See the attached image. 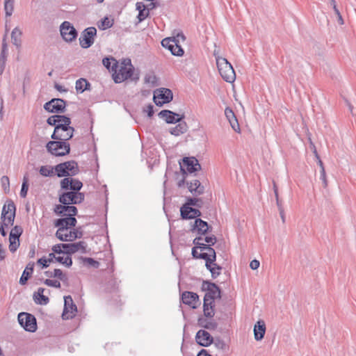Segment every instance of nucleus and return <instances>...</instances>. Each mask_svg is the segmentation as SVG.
Returning <instances> with one entry per match:
<instances>
[{"instance_id":"4d7b16f0","label":"nucleus","mask_w":356,"mask_h":356,"mask_svg":"<svg viewBox=\"0 0 356 356\" xmlns=\"http://www.w3.org/2000/svg\"><path fill=\"white\" fill-rule=\"evenodd\" d=\"M63 245H64V243H58V244L54 245L51 248V250L53 251L52 253H54V254H65V252H63Z\"/></svg>"},{"instance_id":"338daca9","label":"nucleus","mask_w":356,"mask_h":356,"mask_svg":"<svg viewBox=\"0 0 356 356\" xmlns=\"http://www.w3.org/2000/svg\"><path fill=\"white\" fill-rule=\"evenodd\" d=\"M320 179L323 181V187L326 188L327 186V177H326L325 170H321Z\"/></svg>"},{"instance_id":"dca6fc26","label":"nucleus","mask_w":356,"mask_h":356,"mask_svg":"<svg viewBox=\"0 0 356 356\" xmlns=\"http://www.w3.org/2000/svg\"><path fill=\"white\" fill-rule=\"evenodd\" d=\"M76 312H77V307L74 303L72 298L70 296L64 297V309L62 314V318L64 320L72 318Z\"/></svg>"},{"instance_id":"6e6552de","label":"nucleus","mask_w":356,"mask_h":356,"mask_svg":"<svg viewBox=\"0 0 356 356\" xmlns=\"http://www.w3.org/2000/svg\"><path fill=\"white\" fill-rule=\"evenodd\" d=\"M153 99L156 106H162L172 100L173 93L169 88H161L154 91Z\"/></svg>"},{"instance_id":"f3484780","label":"nucleus","mask_w":356,"mask_h":356,"mask_svg":"<svg viewBox=\"0 0 356 356\" xmlns=\"http://www.w3.org/2000/svg\"><path fill=\"white\" fill-rule=\"evenodd\" d=\"M130 67L122 66L118 72H115L113 74V78L116 83H122V81L131 78L134 74V67L131 64V60H129Z\"/></svg>"},{"instance_id":"774afa93","label":"nucleus","mask_w":356,"mask_h":356,"mask_svg":"<svg viewBox=\"0 0 356 356\" xmlns=\"http://www.w3.org/2000/svg\"><path fill=\"white\" fill-rule=\"evenodd\" d=\"M10 225L8 222H0V233L2 235V236H6L7 235V232L5 230V227H8Z\"/></svg>"},{"instance_id":"aec40b11","label":"nucleus","mask_w":356,"mask_h":356,"mask_svg":"<svg viewBox=\"0 0 356 356\" xmlns=\"http://www.w3.org/2000/svg\"><path fill=\"white\" fill-rule=\"evenodd\" d=\"M158 115L163 118L168 124H176L180 122L184 118V114L179 115L170 110H162Z\"/></svg>"},{"instance_id":"c03bdc74","label":"nucleus","mask_w":356,"mask_h":356,"mask_svg":"<svg viewBox=\"0 0 356 356\" xmlns=\"http://www.w3.org/2000/svg\"><path fill=\"white\" fill-rule=\"evenodd\" d=\"M114 21L113 19H110L108 17H104L100 22V24H99V28L101 30H106L109 29L113 26Z\"/></svg>"},{"instance_id":"2eb2a0df","label":"nucleus","mask_w":356,"mask_h":356,"mask_svg":"<svg viewBox=\"0 0 356 356\" xmlns=\"http://www.w3.org/2000/svg\"><path fill=\"white\" fill-rule=\"evenodd\" d=\"M23 233V229L19 225H15L10 231L9 235V250L11 252H15L19 248V237Z\"/></svg>"},{"instance_id":"f8f14e48","label":"nucleus","mask_w":356,"mask_h":356,"mask_svg":"<svg viewBox=\"0 0 356 356\" xmlns=\"http://www.w3.org/2000/svg\"><path fill=\"white\" fill-rule=\"evenodd\" d=\"M66 101L60 98H53L44 105L45 111L53 113H63L66 109Z\"/></svg>"},{"instance_id":"ea45409f","label":"nucleus","mask_w":356,"mask_h":356,"mask_svg":"<svg viewBox=\"0 0 356 356\" xmlns=\"http://www.w3.org/2000/svg\"><path fill=\"white\" fill-rule=\"evenodd\" d=\"M328 4L333 8L334 13L337 16V22L339 24L342 25L344 24L343 17L341 15L340 11L339 10L337 3L335 0H328Z\"/></svg>"},{"instance_id":"72a5a7b5","label":"nucleus","mask_w":356,"mask_h":356,"mask_svg":"<svg viewBox=\"0 0 356 356\" xmlns=\"http://www.w3.org/2000/svg\"><path fill=\"white\" fill-rule=\"evenodd\" d=\"M104 66L113 72H116L118 68V62L113 57H105L102 60Z\"/></svg>"},{"instance_id":"603ef678","label":"nucleus","mask_w":356,"mask_h":356,"mask_svg":"<svg viewBox=\"0 0 356 356\" xmlns=\"http://www.w3.org/2000/svg\"><path fill=\"white\" fill-rule=\"evenodd\" d=\"M137 10H139V13L138 15V19L139 22L143 21L149 15V10L145 13L144 9H140V5L139 3L136 4Z\"/></svg>"},{"instance_id":"cd10ccee","label":"nucleus","mask_w":356,"mask_h":356,"mask_svg":"<svg viewBox=\"0 0 356 356\" xmlns=\"http://www.w3.org/2000/svg\"><path fill=\"white\" fill-rule=\"evenodd\" d=\"M266 333V324L262 320L258 321L254 326V335L257 341H261L264 339Z\"/></svg>"},{"instance_id":"7c9ffc66","label":"nucleus","mask_w":356,"mask_h":356,"mask_svg":"<svg viewBox=\"0 0 356 356\" xmlns=\"http://www.w3.org/2000/svg\"><path fill=\"white\" fill-rule=\"evenodd\" d=\"M34 269V263L29 262L26 266L20 279L19 284L24 285L27 283L29 279L31 277Z\"/></svg>"},{"instance_id":"a18cd8bd","label":"nucleus","mask_w":356,"mask_h":356,"mask_svg":"<svg viewBox=\"0 0 356 356\" xmlns=\"http://www.w3.org/2000/svg\"><path fill=\"white\" fill-rule=\"evenodd\" d=\"M214 346L219 350L222 351H226L228 350V346L225 343V341L220 339V337H216L213 339V343Z\"/></svg>"},{"instance_id":"69168bd1","label":"nucleus","mask_w":356,"mask_h":356,"mask_svg":"<svg viewBox=\"0 0 356 356\" xmlns=\"http://www.w3.org/2000/svg\"><path fill=\"white\" fill-rule=\"evenodd\" d=\"M145 112H147V116L149 118H152L154 113V106L152 105V104H149L147 106V108L146 109L144 108L143 110Z\"/></svg>"},{"instance_id":"423d86ee","label":"nucleus","mask_w":356,"mask_h":356,"mask_svg":"<svg viewBox=\"0 0 356 356\" xmlns=\"http://www.w3.org/2000/svg\"><path fill=\"white\" fill-rule=\"evenodd\" d=\"M85 195L80 191H68L59 194L58 201L63 204H79L83 202Z\"/></svg>"},{"instance_id":"c9c22d12","label":"nucleus","mask_w":356,"mask_h":356,"mask_svg":"<svg viewBox=\"0 0 356 356\" xmlns=\"http://www.w3.org/2000/svg\"><path fill=\"white\" fill-rule=\"evenodd\" d=\"M202 241L203 238L202 236H197L193 239V243L201 250H207V252H212L213 248L211 247V244L204 243L202 242Z\"/></svg>"},{"instance_id":"473e14b6","label":"nucleus","mask_w":356,"mask_h":356,"mask_svg":"<svg viewBox=\"0 0 356 356\" xmlns=\"http://www.w3.org/2000/svg\"><path fill=\"white\" fill-rule=\"evenodd\" d=\"M22 32L17 27H15L11 33L12 43L16 46L17 49H19L22 46Z\"/></svg>"},{"instance_id":"a211bd4d","label":"nucleus","mask_w":356,"mask_h":356,"mask_svg":"<svg viewBox=\"0 0 356 356\" xmlns=\"http://www.w3.org/2000/svg\"><path fill=\"white\" fill-rule=\"evenodd\" d=\"M191 224V231L192 232H196L197 234L200 235V236L206 235L212 229V227L209 225L207 222L201 218H195V221Z\"/></svg>"},{"instance_id":"f257e3e1","label":"nucleus","mask_w":356,"mask_h":356,"mask_svg":"<svg viewBox=\"0 0 356 356\" xmlns=\"http://www.w3.org/2000/svg\"><path fill=\"white\" fill-rule=\"evenodd\" d=\"M201 289L206 291L204 296L203 312L207 318H212L215 315V300L220 299L222 291L214 282L209 280H203Z\"/></svg>"},{"instance_id":"412c9836","label":"nucleus","mask_w":356,"mask_h":356,"mask_svg":"<svg viewBox=\"0 0 356 356\" xmlns=\"http://www.w3.org/2000/svg\"><path fill=\"white\" fill-rule=\"evenodd\" d=\"M1 213L3 216L7 215V222L10 225H13L16 215V207L12 200H8L6 202L3 206Z\"/></svg>"},{"instance_id":"09e8293b","label":"nucleus","mask_w":356,"mask_h":356,"mask_svg":"<svg viewBox=\"0 0 356 356\" xmlns=\"http://www.w3.org/2000/svg\"><path fill=\"white\" fill-rule=\"evenodd\" d=\"M51 263H52L51 258H47L44 256L38 259L37 261V264L41 266L42 268L49 267Z\"/></svg>"},{"instance_id":"0eeeda50","label":"nucleus","mask_w":356,"mask_h":356,"mask_svg":"<svg viewBox=\"0 0 356 356\" xmlns=\"http://www.w3.org/2000/svg\"><path fill=\"white\" fill-rule=\"evenodd\" d=\"M18 322L20 325L30 332H34L37 330V321L35 317L29 313L21 312L18 314Z\"/></svg>"},{"instance_id":"e433bc0d","label":"nucleus","mask_w":356,"mask_h":356,"mask_svg":"<svg viewBox=\"0 0 356 356\" xmlns=\"http://www.w3.org/2000/svg\"><path fill=\"white\" fill-rule=\"evenodd\" d=\"M190 182V184H196L197 186L194 187V189L190 188V192L195 195H200L204 193V187L200 183L198 179H193Z\"/></svg>"},{"instance_id":"4468645a","label":"nucleus","mask_w":356,"mask_h":356,"mask_svg":"<svg viewBox=\"0 0 356 356\" xmlns=\"http://www.w3.org/2000/svg\"><path fill=\"white\" fill-rule=\"evenodd\" d=\"M60 190L68 191H80L83 187V183L79 179L67 177L63 178L60 182Z\"/></svg>"},{"instance_id":"de8ad7c7","label":"nucleus","mask_w":356,"mask_h":356,"mask_svg":"<svg viewBox=\"0 0 356 356\" xmlns=\"http://www.w3.org/2000/svg\"><path fill=\"white\" fill-rule=\"evenodd\" d=\"M53 277H57L62 282H65L68 280V277L65 273H64L60 269L56 268L53 272Z\"/></svg>"},{"instance_id":"b1692460","label":"nucleus","mask_w":356,"mask_h":356,"mask_svg":"<svg viewBox=\"0 0 356 356\" xmlns=\"http://www.w3.org/2000/svg\"><path fill=\"white\" fill-rule=\"evenodd\" d=\"M68 223L69 222L67 217L60 218L54 220V227H58L56 232V237L58 239H67L65 237H63V233L67 232L69 229H71L70 226L68 225Z\"/></svg>"},{"instance_id":"052dcab7","label":"nucleus","mask_w":356,"mask_h":356,"mask_svg":"<svg viewBox=\"0 0 356 356\" xmlns=\"http://www.w3.org/2000/svg\"><path fill=\"white\" fill-rule=\"evenodd\" d=\"M8 55V47L7 44L5 41V40H3L2 45H1V51L0 56H3V58H7Z\"/></svg>"},{"instance_id":"ddd939ff","label":"nucleus","mask_w":356,"mask_h":356,"mask_svg":"<svg viewBox=\"0 0 356 356\" xmlns=\"http://www.w3.org/2000/svg\"><path fill=\"white\" fill-rule=\"evenodd\" d=\"M178 43L179 40L176 38H166L161 41V45L170 51L172 55L181 56L184 54V51Z\"/></svg>"},{"instance_id":"79ce46f5","label":"nucleus","mask_w":356,"mask_h":356,"mask_svg":"<svg viewBox=\"0 0 356 356\" xmlns=\"http://www.w3.org/2000/svg\"><path fill=\"white\" fill-rule=\"evenodd\" d=\"M14 0H5L4 1V10L6 17H10L14 10Z\"/></svg>"},{"instance_id":"20e7f679","label":"nucleus","mask_w":356,"mask_h":356,"mask_svg":"<svg viewBox=\"0 0 356 356\" xmlns=\"http://www.w3.org/2000/svg\"><path fill=\"white\" fill-rule=\"evenodd\" d=\"M218 72L227 82L232 83L236 79V74L232 64L225 58L217 56L214 53Z\"/></svg>"},{"instance_id":"393cba45","label":"nucleus","mask_w":356,"mask_h":356,"mask_svg":"<svg viewBox=\"0 0 356 356\" xmlns=\"http://www.w3.org/2000/svg\"><path fill=\"white\" fill-rule=\"evenodd\" d=\"M207 257L204 258L205 260V266L207 269H208L211 274V277L213 279H216L218 276L220 275V272H215L213 268H211V265L217 264L216 263V253L214 249H213L212 252H206Z\"/></svg>"},{"instance_id":"bf43d9fd","label":"nucleus","mask_w":356,"mask_h":356,"mask_svg":"<svg viewBox=\"0 0 356 356\" xmlns=\"http://www.w3.org/2000/svg\"><path fill=\"white\" fill-rule=\"evenodd\" d=\"M217 327L218 323L216 321H208V323L202 325V327L210 330H214L217 328Z\"/></svg>"},{"instance_id":"4c0bfd02","label":"nucleus","mask_w":356,"mask_h":356,"mask_svg":"<svg viewBox=\"0 0 356 356\" xmlns=\"http://www.w3.org/2000/svg\"><path fill=\"white\" fill-rule=\"evenodd\" d=\"M79 260L82 261V264L87 267H92L94 268H98L100 266V263L95 260L91 257H80Z\"/></svg>"},{"instance_id":"2f4dec72","label":"nucleus","mask_w":356,"mask_h":356,"mask_svg":"<svg viewBox=\"0 0 356 356\" xmlns=\"http://www.w3.org/2000/svg\"><path fill=\"white\" fill-rule=\"evenodd\" d=\"M178 123L179 124H177L175 127L170 128L169 131L172 135L175 136H180L181 134L186 133L188 130V125L186 122L181 120Z\"/></svg>"},{"instance_id":"e2e57ef3","label":"nucleus","mask_w":356,"mask_h":356,"mask_svg":"<svg viewBox=\"0 0 356 356\" xmlns=\"http://www.w3.org/2000/svg\"><path fill=\"white\" fill-rule=\"evenodd\" d=\"M62 264L65 265L66 267L70 268L72 265V259L70 255H68L65 257H63V260Z\"/></svg>"},{"instance_id":"58836bf2","label":"nucleus","mask_w":356,"mask_h":356,"mask_svg":"<svg viewBox=\"0 0 356 356\" xmlns=\"http://www.w3.org/2000/svg\"><path fill=\"white\" fill-rule=\"evenodd\" d=\"M185 204L189 207H196L197 208H202L203 206V200L198 197H188Z\"/></svg>"},{"instance_id":"39448f33","label":"nucleus","mask_w":356,"mask_h":356,"mask_svg":"<svg viewBox=\"0 0 356 356\" xmlns=\"http://www.w3.org/2000/svg\"><path fill=\"white\" fill-rule=\"evenodd\" d=\"M54 171L57 177L65 178L79 174V168L77 162L71 160L57 164L54 166Z\"/></svg>"},{"instance_id":"c756f323","label":"nucleus","mask_w":356,"mask_h":356,"mask_svg":"<svg viewBox=\"0 0 356 356\" xmlns=\"http://www.w3.org/2000/svg\"><path fill=\"white\" fill-rule=\"evenodd\" d=\"M44 289L40 287L38 291L33 293V300L36 304L46 305L49 302V298L43 295Z\"/></svg>"},{"instance_id":"680f3d73","label":"nucleus","mask_w":356,"mask_h":356,"mask_svg":"<svg viewBox=\"0 0 356 356\" xmlns=\"http://www.w3.org/2000/svg\"><path fill=\"white\" fill-rule=\"evenodd\" d=\"M75 216H66L69 222L68 225H70L71 228L76 227L77 223Z\"/></svg>"},{"instance_id":"a878e982","label":"nucleus","mask_w":356,"mask_h":356,"mask_svg":"<svg viewBox=\"0 0 356 356\" xmlns=\"http://www.w3.org/2000/svg\"><path fill=\"white\" fill-rule=\"evenodd\" d=\"M196 342L201 346L207 347L213 343V337L206 330H200L195 335Z\"/></svg>"},{"instance_id":"8fccbe9b","label":"nucleus","mask_w":356,"mask_h":356,"mask_svg":"<svg viewBox=\"0 0 356 356\" xmlns=\"http://www.w3.org/2000/svg\"><path fill=\"white\" fill-rule=\"evenodd\" d=\"M65 209H66V205L65 204H56L55 206L54 211L58 216H66L67 214L65 213Z\"/></svg>"},{"instance_id":"6ab92c4d","label":"nucleus","mask_w":356,"mask_h":356,"mask_svg":"<svg viewBox=\"0 0 356 356\" xmlns=\"http://www.w3.org/2000/svg\"><path fill=\"white\" fill-rule=\"evenodd\" d=\"M181 299L184 305H188L193 309H196L200 305L199 296L194 292H183L181 296Z\"/></svg>"},{"instance_id":"3c124183","label":"nucleus","mask_w":356,"mask_h":356,"mask_svg":"<svg viewBox=\"0 0 356 356\" xmlns=\"http://www.w3.org/2000/svg\"><path fill=\"white\" fill-rule=\"evenodd\" d=\"M197 248H198V247H197L196 245H195L192 248L191 254H192L193 257L194 259H204V257H207V253H204V252L199 253L197 252Z\"/></svg>"},{"instance_id":"7ed1b4c3","label":"nucleus","mask_w":356,"mask_h":356,"mask_svg":"<svg viewBox=\"0 0 356 356\" xmlns=\"http://www.w3.org/2000/svg\"><path fill=\"white\" fill-rule=\"evenodd\" d=\"M64 139H53L46 145L48 152L56 156H63L70 152V145Z\"/></svg>"},{"instance_id":"1a4fd4ad","label":"nucleus","mask_w":356,"mask_h":356,"mask_svg":"<svg viewBox=\"0 0 356 356\" xmlns=\"http://www.w3.org/2000/svg\"><path fill=\"white\" fill-rule=\"evenodd\" d=\"M60 32L63 39L66 42L74 41L78 36V31L68 21H65L60 24Z\"/></svg>"},{"instance_id":"13d9d810","label":"nucleus","mask_w":356,"mask_h":356,"mask_svg":"<svg viewBox=\"0 0 356 356\" xmlns=\"http://www.w3.org/2000/svg\"><path fill=\"white\" fill-rule=\"evenodd\" d=\"M203 240L207 244H211V246L215 245L217 242V238L214 235L206 236Z\"/></svg>"},{"instance_id":"9d476101","label":"nucleus","mask_w":356,"mask_h":356,"mask_svg":"<svg viewBox=\"0 0 356 356\" xmlns=\"http://www.w3.org/2000/svg\"><path fill=\"white\" fill-rule=\"evenodd\" d=\"M97 35V29L94 26L88 27L84 29L79 38L80 46L83 49L91 47L95 42V37Z\"/></svg>"},{"instance_id":"5701e85b","label":"nucleus","mask_w":356,"mask_h":356,"mask_svg":"<svg viewBox=\"0 0 356 356\" xmlns=\"http://www.w3.org/2000/svg\"><path fill=\"white\" fill-rule=\"evenodd\" d=\"M180 216L183 220L199 218L202 216L201 211L196 208H193L185 204L180 207Z\"/></svg>"},{"instance_id":"a19ab883","label":"nucleus","mask_w":356,"mask_h":356,"mask_svg":"<svg viewBox=\"0 0 356 356\" xmlns=\"http://www.w3.org/2000/svg\"><path fill=\"white\" fill-rule=\"evenodd\" d=\"M29 177H28L27 174H26L24 176V178H23L22 188H21V191H20V193H19L21 197L24 198V197H26L27 193H28V190H29Z\"/></svg>"},{"instance_id":"0e129e2a","label":"nucleus","mask_w":356,"mask_h":356,"mask_svg":"<svg viewBox=\"0 0 356 356\" xmlns=\"http://www.w3.org/2000/svg\"><path fill=\"white\" fill-rule=\"evenodd\" d=\"M48 257H49V258H51L52 262L56 261H57V262H58V263L62 264V262H63V257H62V256H56V254H54V253H49Z\"/></svg>"},{"instance_id":"9b49d317","label":"nucleus","mask_w":356,"mask_h":356,"mask_svg":"<svg viewBox=\"0 0 356 356\" xmlns=\"http://www.w3.org/2000/svg\"><path fill=\"white\" fill-rule=\"evenodd\" d=\"M179 165L183 175H187V172H195L201 169L198 160L193 156L183 158L182 162H179Z\"/></svg>"},{"instance_id":"f704fd0d","label":"nucleus","mask_w":356,"mask_h":356,"mask_svg":"<svg viewBox=\"0 0 356 356\" xmlns=\"http://www.w3.org/2000/svg\"><path fill=\"white\" fill-rule=\"evenodd\" d=\"M76 90L81 93L90 90V83L83 78H80L76 81Z\"/></svg>"},{"instance_id":"37998d69","label":"nucleus","mask_w":356,"mask_h":356,"mask_svg":"<svg viewBox=\"0 0 356 356\" xmlns=\"http://www.w3.org/2000/svg\"><path fill=\"white\" fill-rule=\"evenodd\" d=\"M54 167L50 165H42L40 168L39 172L44 177H51L54 175Z\"/></svg>"},{"instance_id":"4be33fe9","label":"nucleus","mask_w":356,"mask_h":356,"mask_svg":"<svg viewBox=\"0 0 356 356\" xmlns=\"http://www.w3.org/2000/svg\"><path fill=\"white\" fill-rule=\"evenodd\" d=\"M81 250L82 253H87V243L85 241H79L72 243H64L63 252L65 254L71 255Z\"/></svg>"},{"instance_id":"864d4df0","label":"nucleus","mask_w":356,"mask_h":356,"mask_svg":"<svg viewBox=\"0 0 356 356\" xmlns=\"http://www.w3.org/2000/svg\"><path fill=\"white\" fill-rule=\"evenodd\" d=\"M1 182L4 191L6 193L10 190V181L8 176H3L1 179Z\"/></svg>"},{"instance_id":"49530a36","label":"nucleus","mask_w":356,"mask_h":356,"mask_svg":"<svg viewBox=\"0 0 356 356\" xmlns=\"http://www.w3.org/2000/svg\"><path fill=\"white\" fill-rule=\"evenodd\" d=\"M64 115H52V116H50L49 118H48V119L47 120V123L49 124V125H51V126H54V128L56 127V125L58 123V122H60V120L62 119L63 116Z\"/></svg>"},{"instance_id":"5fc2aeb1","label":"nucleus","mask_w":356,"mask_h":356,"mask_svg":"<svg viewBox=\"0 0 356 356\" xmlns=\"http://www.w3.org/2000/svg\"><path fill=\"white\" fill-rule=\"evenodd\" d=\"M44 284L48 286L55 287V288H60V283L59 281L56 280H50L46 279L44 281Z\"/></svg>"},{"instance_id":"6e6d98bb","label":"nucleus","mask_w":356,"mask_h":356,"mask_svg":"<svg viewBox=\"0 0 356 356\" xmlns=\"http://www.w3.org/2000/svg\"><path fill=\"white\" fill-rule=\"evenodd\" d=\"M65 212H68L67 216H76L77 215V208L72 204H66V209H65Z\"/></svg>"},{"instance_id":"f03ea898","label":"nucleus","mask_w":356,"mask_h":356,"mask_svg":"<svg viewBox=\"0 0 356 356\" xmlns=\"http://www.w3.org/2000/svg\"><path fill=\"white\" fill-rule=\"evenodd\" d=\"M71 123V118L67 115H63L60 122L56 125L54 131L51 136V139L70 140L72 138L75 129L73 127L70 126Z\"/></svg>"},{"instance_id":"bb28decb","label":"nucleus","mask_w":356,"mask_h":356,"mask_svg":"<svg viewBox=\"0 0 356 356\" xmlns=\"http://www.w3.org/2000/svg\"><path fill=\"white\" fill-rule=\"evenodd\" d=\"M83 235V232L81 227L74 229L72 231H70L69 232H65L63 233V237L66 238L67 239H59L60 241L65 242H72L76 240V238H81Z\"/></svg>"},{"instance_id":"c85d7f7f","label":"nucleus","mask_w":356,"mask_h":356,"mask_svg":"<svg viewBox=\"0 0 356 356\" xmlns=\"http://www.w3.org/2000/svg\"><path fill=\"white\" fill-rule=\"evenodd\" d=\"M225 114L226 115V118L229 120V122L230 123V125L232 127V129L235 131L239 132L240 131L239 124L238 122V120H237V119H236V118L235 116V114L233 112L232 109H231L229 107H227L225 108Z\"/></svg>"}]
</instances>
